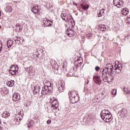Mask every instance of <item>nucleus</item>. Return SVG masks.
<instances>
[{"label":"nucleus","mask_w":130,"mask_h":130,"mask_svg":"<svg viewBox=\"0 0 130 130\" xmlns=\"http://www.w3.org/2000/svg\"><path fill=\"white\" fill-rule=\"evenodd\" d=\"M122 70V64L118 63V61L115 62L114 66L111 62L107 63L105 66V68L102 69V78L106 83H110L113 81L112 72L116 71V74H119Z\"/></svg>","instance_id":"f257e3e1"},{"label":"nucleus","mask_w":130,"mask_h":130,"mask_svg":"<svg viewBox=\"0 0 130 130\" xmlns=\"http://www.w3.org/2000/svg\"><path fill=\"white\" fill-rule=\"evenodd\" d=\"M44 84L45 86L42 88L41 94L42 95H46L51 93L53 90L52 86H53V84H51V82L49 81H44Z\"/></svg>","instance_id":"f03ea898"},{"label":"nucleus","mask_w":130,"mask_h":130,"mask_svg":"<svg viewBox=\"0 0 130 130\" xmlns=\"http://www.w3.org/2000/svg\"><path fill=\"white\" fill-rule=\"evenodd\" d=\"M68 94L71 102L73 104L79 102V101L80 100V95H79V93H78L77 91H70Z\"/></svg>","instance_id":"7ed1b4c3"},{"label":"nucleus","mask_w":130,"mask_h":130,"mask_svg":"<svg viewBox=\"0 0 130 130\" xmlns=\"http://www.w3.org/2000/svg\"><path fill=\"white\" fill-rule=\"evenodd\" d=\"M50 64L52 66V68H54L55 74H57L58 75H61V73H62V69L58 67L57 64H56V62H55V61L50 62Z\"/></svg>","instance_id":"20e7f679"},{"label":"nucleus","mask_w":130,"mask_h":130,"mask_svg":"<svg viewBox=\"0 0 130 130\" xmlns=\"http://www.w3.org/2000/svg\"><path fill=\"white\" fill-rule=\"evenodd\" d=\"M18 71H19V67L17 65H13L10 70H9V72L11 75L14 76L16 74H18Z\"/></svg>","instance_id":"39448f33"},{"label":"nucleus","mask_w":130,"mask_h":130,"mask_svg":"<svg viewBox=\"0 0 130 130\" xmlns=\"http://www.w3.org/2000/svg\"><path fill=\"white\" fill-rule=\"evenodd\" d=\"M64 88V83L62 81H59L57 84V93H61L63 92V88Z\"/></svg>","instance_id":"423d86ee"},{"label":"nucleus","mask_w":130,"mask_h":130,"mask_svg":"<svg viewBox=\"0 0 130 130\" xmlns=\"http://www.w3.org/2000/svg\"><path fill=\"white\" fill-rule=\"evenodd\" d=\"M101 117L106 122H110L112 120V115L111 114L102 116Z\"/></svg>","instance_id":"0eeeda50"},{"label":"nucleus","mask_w":130,"mask_h":130,"mask_svg":"<svg viewBox=\"0 0 130 130\" xmlns=\"http://www.w3.org/2000/svg\"><path fill=\"white\" fill-rule=\"evenodd\" d=\"M118 114L121 117H126V116H127V110L126 109H122L118 111Z\"/></svg>","instance_id":"6e6552de"},{"label":"nucleus","mask_w":130,"mask_h":130,"mask_svg":"<svg viewBox=\"0 0 130 130\" xmlns=\"http://www.w3.org/2000/svg\"><path fill=\"white\" fill-rule=\"evenodd\" d=\"M40 92V86L39 85H37L34 87V89L33 90V94L36 96H38L39 95V93Z\"/></svg>","instance_id":"1a4fd4ad"},{"label":"nucleus","mask_w":130,"mask_h":130,"mask_svg":"<svg viewBox=\"0 0 130 130\" xmlns=\"http://www.w3.org/2000/svg\"><path fill=\"white\" fill-rule=\"evenodd\" d=\"M113 5L115 7H117V8H121L123 5V3L120 2V0H114Z\"/></svg>","instance_id":"9d476101"},{"label":"nucleus","mask_w":130,"mask_h":130,"mask_svg":"<svg viewBox=\"0 0 130 130\" xmlns=\"http://www.w3.org/2000/svg\"><path fill=\"white\" fill-rule=\"evenodd\" d=\"M94 82L98 85H101V78L98 76H94L93 77Z\"/></svg>","instance_id":"9b49d317"},{"label":"nucleus","mask_w":130,"mask_h":130,"mask_svg":"<svg viewBox=\"0 0 130 130\" xmlns=\"http://www.w3.org/2000/svg\"><path fill=\"white\" fill-rule=\"evenodd\" d=\"M40 10L41 9H40V6L39 5L34 6V7L31 8V11L33 12L34 14H38Z\"/></svg>","instance_id":"f8f14e48"},{"label":"nucleus","mask_w":130,"mask_h":130,"mask_svg":"<svg viewBox=\"0 0 130 130\" xmlns=\"http://www.w3.org/2000/svg\"><path fill=\"white\" fill-rule=\"evenodd\" d=\"M51 107L53 109H56L58 107V103H57V101L56 100H53L51 103Z\"/></svg>","instance_id":"ddd939ff"},{"label":"nucleus","mask_w":130,"mask_h":130,"mask_svg":"<svg viewBox=\"0 0 130 130\" xmlns=\"http://www.w3.org/2000/svg\"><path fill=\"white\" fill-rule=\"evenodd\" d=\"M82 2L80 3V6L83 10H87V9H89V6L88 4H86V2H84L83 0H81Z\"/></svg>","instance_id":"4468645a"},{"label":"nucleus","mask_w":130,"mask_h":130,"mask_svg":"<svg viewBox=\"0 0 130 130\" xmlns=\"http://www.w3.org/2000/svg\"><path fill=\"white\" fill-rule=\"evenodd\" d=\"M66 34L70 37H72L74 35V30L71 28H68L66 31Z\"/></svg>","instance_id":"2eb2a0df"},{"label":"nucleus","mask_w":130,"mask_h":130,"mask_svg":"<svg viewBox=\"0 0 130 130\" xmlns=\"http://www.w3.org/2000/svg\"><path fill=\"white\" fill-rule=\"evenodd\" d=\"M20 98L21 96H20V94H19V93H14L13 94V101H18V100H20Z\"/></svg>","instance_id":"dca6fc26"},{"label":"nucleus","mask_w":130,"mask_h":130,"mask_svg":"<svg viewBox=\"0 0 130 130\" xmlns=\"http://www.w3.org/2000/svg\"><path fill=\"white\" fill-rule=\"evenodd\" d=\"M111 114V113L108 110H103L101 112V116L108 115Z\"/></svg>","instance_id":"f3484780"},{"label":"nucleus","mask_w":130,"mask_h":130,"mask_svg":"<svg viewBox=\"0 0 130 130\" xmlns=\"http://www.w3.org/2000/svg\"><path fill=\"white\" fill-rule=\"evenodd\" d=\"M121 13L123 16H126L129 13V10H128L127 8H124L122 9Z\"/></svg>","instance_id":"a211bd4d"},{"label":"nucleus","mask_w":130,"mask_h":130,"mask_svg":"<svg viewBox=\"0 0 130 130\" xmlns=\"http://www.w3.org/2000/svg\"><path fill=\"white\" fill-rule=\"evenodd\" d=\"M65 21L66 22H73V17L72 16V15H68Z\"/></svg>","instance_id":"6ab92c4d"},{"label":"nucleus","mask_w":130,"mask_h":130,"mask_svg":"<svg viewBox=\"0 0 130 130\" xmlns=\"http://www.w3.org/2000/svg\"><path fill=\"white\" fill-rule=\"evenodd\" d=\"M5 11L7 12V13H11L12 11H13V8H12V6H8L6 8Z\"/></svg>","instance_id":"aec40b11"},{"label":"nucleus","mask_w":130,"mask_h":130,"mask_svg":"<svg viewBox=\"0 0 130 130\" xmlns=\"http://www.w3.org/2000/svg\"><path fill=\"white\" fill-rule=\"evenodd\" d=\"M74 64L75 67H76L77 69H78V68H79V67H80L81 66H82V64H83V62H79V61H75L74 62Z\"/></svg>","instance_id":"412c9836"},{"label":"nucleus","mask_w":130,"mask_h":130,"mask_svg":"<svg viewBox=\"0 0 130 130\" xmlns=\"http://www.w3.org/2000/svg\"><path fill=\"white\" fill-rule=\"evenodd\" d=\"M13 42H13V41L11 40H9L7 41V46L8 48L12 47V45H13Z\"/></svg>","instance_id":"4be33fe9"},{"label":"nucleus","mask_w":130,"mask_h":130,"mask_svg":"<svg viewBox=\"0 0 130 130\" xmlns=\"http://www.w3.org/2000/svg\"><path fill=\"white\" fill-rule=\"evenodd\" d=\"M98 16L99 17L104 16V9H103L100 11Z\"/></svg>","instance_id":"5701e85b"},{"label":"nucleus","mask_w":130,"mask_h":130,"mask_svg":"<svg viewBox=\"0 0 130 130\" xmlns=\"http://www.w3.org/2000/svg\"><path fill=\"white\" fill-rule=\"evenodd\" d=\"M68 15L67 13H62L60 15V17L64 21H66Z\"/></svg>","instance_id":"b1692460"},{"label":"nucleus","mask_w":130,"mask_h":130,"mask_svg":"<svg viewBox=\"0 0 130 130\" xmlns=\"http://www.w3.org/2000/svg\"><path fill=\"white\" fill-rule=\"evenodd\" d=\"M52 25V21L48 19L47 20V24H46V27H50Z\"/></svg>","instance_id":"393cba45"},{"label":"nucleus","mask_w":130,"mask_h":130,"mask_svg":"<svg viewBox=\"0 0 130 130\" xmlns=\"http://www.w3.org/2000/svg\"><path fill=\"white\" fill-rule=\"evenodd\" d=\"M106 26H105L104 24H101L100 26V29L101 31H105V30H106Z\"/></svg>","instance_id":"a878e982"},{"label":"nucleus","mask_w":130,"mask_h":130,"mask_svg":"<svg viewBox=\"0 0 130 130\" xmlns=\"http://www.w3.org/2000/svg\"><path fill=\"white\" fill-rule=\"evenodd\" d=\"M124 92L126 93V94H130V89L128 87H124Z\"/></svg>","instance_id":"bb28decb"},{"label":"nucleus","mask_w":130,"mask_h":130,"mask_svg":"<svg viewBox=\"0 0 130 130\" xmlns=\"http://www.w3.org/2000/svg\"><path fill=\"white\" fill-rule=\"evenodd\" d=\"M17 39H15L14 40L15 42H16V43H21V38L19 37H16Z\"/></svg>","instance_id":"cd10ccee"},{"label":"nucleus","mask_w":130,"mask_h":130,"mask_svg":"<svg viewBox=\"0 0 130 130\" xmlns=\"http://www.w3.org/2000/svg\"><path fill=\"white\" fill-rule=\"evenodd\" d=\"M7 85L8 87H13L14 86V83L12 82V81H8Z\"/></svg>","instance_id":"c85d7f7f"},{"label":"nucleus","mask_w":130,"mask_h":130,"mask_svg":"<svg viewBox=\"0 0 130 130\" xmlns=\"http://www.w3.org/2000/svg\"><path fill=\"white\" fill-rule=\"evenodd\" d=\"M2 51H3V42L0 40V55H2V54H1Z\"/></svg>","instance_id":"c756f323"},{"label":"nucleus","mask_w":130,"mask_h":130,"mask_svg":"<svg viewBox=\"0 0 130 130\" xmlns=\"http://www.w3.org/2000/svg\"><path fill=\"white\" fill-rule=\"evenodd\" d=\"M126 23L127 24H128V25H129V24H130V15L127 17V18L126 19Z\"/></svg>","instance_id":"7c9ffc66"},{"label":"nucleus","mask_w":130,"mask_h":130,"mask_svg":"<svg viewBox=\"0 0 130 130\" xmlns=\"http://www.w3.org/2000/svg\"><path fill=\"white\" fill-rule=\"evenodd\" d=\"M117 92V90H116V89H114L112 90L111 91V94L112 95H116V93Z\"/></svg>","instance_id":"2f4dec72"},{"label":"nucleus","mask_w":130,"mask_h":130,"mask_svg":"<svg viewBox=\"0 0 130 130\" xmlns=\"http://www.w3.org/2000/svg\"><path fill=\"white\" fill-rule=\"evenodd\" d=\"M16 30H17V31H21V25L16 24Z\"/></svg>","instance_id":"473e14b6"},{"label":"nucleus","mask_w":130,"mask_h":130,"mask_svg":"<svg viewBox=\"0 0 130 130\" xmlns=\"http://www.w3.org/2000/svg\"><path fill=\"white\" fill-rule=\"evenodd\" d=\"M31 105V102L30 101H26V104L25 105L26 107L28 108Z\"/></svg>","instance_id":"72a5a7b5"},{"label":"nucleus","mask_w":130,"mask_h":130,"mask_svg":"<svg viewBox=\"0 0 130 130\" xmlns=\"http://www.w3.org/2000/svg\"><path fill=\"white\" fill-rule=\"evenodd\" d=\"M25 70L27 72V73H30L32 70V67H29V68H25Z\"/></svg>","instance_id":"f704fd0d"},{"label":"nucleus","mask_w":130,"mask_h":130,"mask_svg":"<svg viewBox=\"0 0 130 130\" xmlns=\"http://www.w3.org/2000/svg\"><path fill=\"white\" fill-rule=\"evenodd\" d=\"M43 23L45 27H46V25H47V19H44L43 20Z\"/></svg>","instance_id":"c9c22d12"},{"label":"nucleus","mask_w":130,"mask_h":130,"mask_svg":"<svg viewBox=\"0 0 130 130\" xmlns=\"http://www.w3.org/2000/svg\"><path fill=\"white\" fill-rule=\"evenodd\" d=\"M4 114H5L6 117H9V116H10V113L7 111L5 112Z\"/></svg>","instance_id":"e433bc0d"},{"label":"nucleus","mask_w":130,"mask_h":130,"mask_svg":"<svg viewBox=\"0 0 130 130\" xmlns=\"http://www.w3.org/2000/svg\"><path fill=\"white\" fill-rule=\"evenodd\" d=\"M92 36V34H88L86 35V37L89 39Z\"/></svg>","instance_id":"4c0bfd02"},{"label":"nucleus","mask_w":130,"mask_h":130,"mask_svg":"<svg viewBox=\"0 0 130 130\" xmlns=\"http://www.w3.org/2000/svg\"><path fill=\"white\" fill-rule=\"evenodd\" d=\"M100 70V68L99 67L96 66V67H95V70L96 72H98Z\"/></svg>","instance_id":"58836bf2"},{"label":"nucleus","mask_w":130,"mask_h":130,"mask_svg":"<svg viewBox=\"0 0 130 130\" xmlns=\"http://www.w3.org/2000/svg\"><path fill=\"white\" fill-rule=\"evenodd\" d=\"M47 123L48 124H50V123H51V120H48L47 121Z\"/></svg>","instance_id":"ea45409f"},{"label":"nucleus","mask_w":130,"mask_h":130,"mask_svg":"<svg viewBox=\"0 0 130 130\" xmlns=\"http://www.w3.org/2000/svg\"><path fill=\"white\" fill-rule=\"evenodd\" d=\"M74 5H75L76 7H78V4L74 3Z\"/></svg>","instance_id":"a19ab883"},{"label":"nucleus","mask_w":130,"mask_h":130,"mask_svg":"<svg viewBox=\"0 0 130 130\" xmlns=\"http://www.w3.org/2000/svg\"><path fill=\"white\" fill-rule=\"evenodd\" d=\"M27 126H28V128H30V126H31V125L30 124H28L27 125Z\"/></svg>","instance_id":"79ce46f5"},{"label":"nucleus","mask_w":130,"mask_h":130,"mask_svg":"<svg viewBox=\"0 0 130 130\" xmlns=\"http://www.w3.org/2000/svg\"><path fill=\"white\" fill-rule=\"evenodd\" d=\"M2 16V12L0 11V17Z\"/></svg>","instance_id":"37998d69"},{"label":"nucleus","mask_w":130,"mask_h":130,"mask_svg":"<svg viewBox=\"0 0 130 130\" xmlns=\"http://www.w3.org/2000/svg\"><path fill=\"white\" fill-rule=\"evenodd\" d=\"M2 123V120L0 119V124Z\"/></svg>","instance_id":"c03bdc74"},{"label":"nucleus","mask_w":130,"mask_h":130,"mask_svg":"<svg viewBox=\"0 0 130 130\" xmlns=\"http://www.w3.org/2000/svg\"><path fill=\"white\" fill-rule=\"evenodd\" d=\"M62 68H64V66L62 65Z\"/></svg>","instance_id":"a18cd8bd"},{"label":"nucleus","mask_w":130,"mask_h":130,"mask_svg":"<svg viewBox=\"0 0 130 130\" xmlns=\"http://www.w3.org/2000/svg\"><path fill=\"white\" fill-rule=\"evenodd\" d=\"M89 83V80L87 81V83L86 84H88Z\"/></svg>","instance_id":"49530a36"},{"label":"nucleus","mask_w":130,"mask_h":130,"mask_svg":"<svg viewBox=\"0 0 130 130\" xmlns=\"http://www.w3.org/2000/svg\"><path fill=\"white\" fill-rule=\"evenodd\" d=\"M89 83V80L87 81V83L86 84H88Z\"/></svg>","instance_id":"de8ad7c7"},{"label":"nucleus","mask_w":130,"mask_h":130,"mask_svg":"<svg viewBox=\"0 0 130 130\" xmlns=\"http://www.w3.org/2000/svg\"><path fill=\"white\" fill-rule=\"evenodd\" d=\"M7 93H8V91L6 90V94H7Z\"/></svg>","instance_id":"09e8293b"},{"label":"nucleus","mask_w":130,"mask_h":130,"mask_svg":"<svg viewBox=\"0 0 130 130\" xmlns=\"http://www.w3.org/2000/svg\"><path fill=\"white\" fill-rule=\"evenodd\" d=\"M2 26H0V28H1Z\"/></svg>","instance_id":"8fccbe9b"}]
</instances>
